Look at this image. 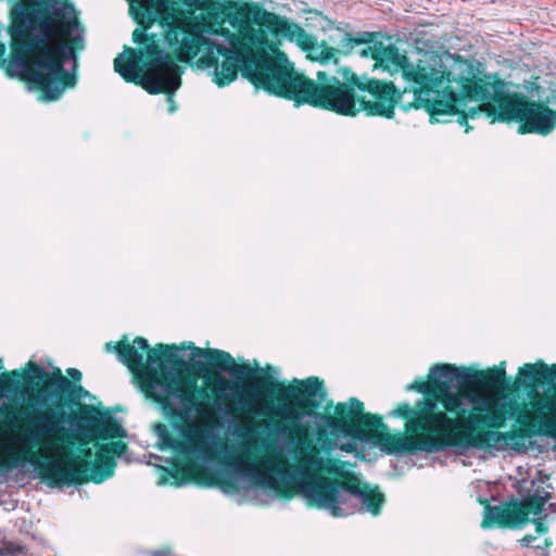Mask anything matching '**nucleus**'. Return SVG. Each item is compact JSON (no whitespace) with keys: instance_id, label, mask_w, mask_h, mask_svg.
Wrapping results in <instances>:
<instances>
[{"instance_id":"obj_32","label":"nucleus","mask_w":556,"mask_h":556,"mask_svg":"<svg viewBox=\"0 0 556 556\" xmlns=\"http://www.w3.org/2000/svg\"><path fill=\"white\" fill-rule=\"evenodd\" d=\"M552 543L548 540H545V546H549Z\"/></svg>"},{"instance_id":"obj_27","label":"nucleus","mask_w":556,"mask_h":556,"mask_svg":"<svg viewBox=\"0 0 556 556\" xmlns=\"http://www.w3.org/2000/svg\"><path fill=\"white\" fill-rule=\"evenodd\" d=\"M184 3L189 7L202 9V8H204L206 0H184Z\"/></svg>"},{"instance_id":"obj_25","label":"nucleus","mask_w":556,"mask_h":556,"mask_svg":"<svg viewBox=\"0 0 556 556\" xmlns=\"http://www.w3.org/2000/svg\"><path fill=\"white\" fill-rule=\"evenodd\" d=\"M547 503V501L545 502ZM546 505V504H544ZM545 506H543L542 513L538 516H533L532 514L529 515V519L527 521H533L535 523V530L539 534H545L548 531L547 526L542 521V519L546 516L545 514Z\"/></svg>"},{"instance_id":"obj_10","label":"nucleus","mask_w":556,"mask_h":556,"mask_svg":"<svg viewBox=\"0 0 556 556\" xmlns=\"http://www.w3.org/2000/svg\"><path fill=\"white\" fill-rule=\"evenodd\" d=\"M464 377L468 380L469 414L463 421L467 428H473L480 422L490 426H506L513 419L518 422L522 406L513 394L506 392L508 382L504 368L464 374Z\"/></svg>"},{"instance_id":"obj_3","label":"nucleus","mask_w":556,"mask_h":556,"mask_svg":"<svg viewBox=\"0 0 556 556\" xmlns=\"http://www.w3.org/2000/svg\"><path fill=\"white\" fill-rule=\"evenodd\" d=\"M190 361L199 369L204 368L200 357L206 359L207 366L214 372L213 390L217 399L229 401L241 408L260 416H275L285 421L301 422L311 416L306 408H315L318 403L314 397L323 388L317 377L304 380L294 379L293 383L285 384L271 376L244 383L257 371V367L237 364L226 351L217 349H201L191 346ZM296 434H305V430L295 425L292 429Z\"/></svg>"},{"instance_id":"obj_30","label":"nucleus","mask_w":556,"mask_h":556,"mask_svg":"<svg viewBox=\"0 0 556 556\" xmlns=\"http://www.w3.org/2000/svg\"><path fill=\"white\" fill-rule=\"evenodd\" d=\"M5 444H12L11 442V438L7 441V442H3L1 439H0V450L5 454L8 455V457H11V454L9 452H7L3 447V445Z\"/></svg>"},{"instance_id":"obj_21","label":"nucleus","mask_w":556,"mask_h":556,"mask_svg":"<svg viewBox=\"0 0 556 556\" xmlns=\"http://www.w3.org/2000/svg\"><path fill=\"white\" fill-rule=\"evenodd\" d=\"M231 434L239 440L238 447L241 451L240 453H231L229 467H231V463L235 460L237 455H243L249 458L247 455L251 452V448L254 444L257 443L260 439V434L257 431L256 424L252 417H247L243 419V424L236 426V428L231 431Z\"/></svg>"},{"instance_id":"obj_20","label":"nucleus","mask_w":556,"mask_h":556,"mask_svg":"<svg viewBox=\"0 0 556 556\" xmlns=\"http://www.w3.org/2000/svg\"><path fill=\"white\" fill-rule=\"evenodd\" d=\"M77 437H99L102 439L124 437L125 430L115 421L104 420L97 414L83 415L74 426Z\"/></svg>"},{"instance_id":"obj_2","label":"nucleus","mask_w":556,"mask_h":556,"mask_svg":"<svg viewBox=\"0 0 556 556\" xmlns=\"http://www.w3.org/2000/svg\"><path fill=\"white\" fill-rule=\"evenodd\" d=\"M232 471L263 489L278 491L281 483L292 486L299 494L328 510L333 517H344L356 511L378 515L383 495L358 484L332 480L320 472L344 476L343 464L324 457L316 446L302 450L298 464H290L278 456L264 454L257 462L237 455Z\"/></svg>"},{"instance_id":"obj_24","label":"nucleus","mask_w":556,"mask_h":556,"mask_svg":"<svg viewBox=\"0 0 556 556\" xmlns=\"http://www.w3.org/2000/svg\"><path fill=\"white\" fill-rule=\"evenodd\" d=\"M320 415H321V414H316V415H315V419L318 421V426H319V428H320V431H323V432L328 431V432L331 434L330 430H329L326 426H324V425L320 422V420H319V418H318V416H320ZM332 435H333V433H332ZM340 435H343V433L334 434V437H340ZM344 437H348V435H346V434H344ZM349 437H350L351 439H353V440H352V441H349V442H346V443H341V444H340V450H341V451H343V452H346V453H353V452H356V450H357V444H356L355 440H357V439H356V438H353V437H351V435H349Z\"/></svg>"},{"instance_id":"obj_22","label":"nucleus","mask_w":556,"mask_h":556,"mask_svg":"<svg viewBox=\"0 0 556 556\" xmlns=\"http://www.w3.org/2000/svg\"><path fill=\"white\" fill-rule=\"evenodd\" d=\"M543 367H548V365L538 362L535 364H525L518 370V376L516 383L519 386L531 388L534 387L536 382H543Z\"/></svg>"},{"instance_id":"obj_19","label":"nucleus","mask_w":556,"mask_h":556,"mask_svg":"<svg viewBox=\"0 0 556 556\" xmlns=\"http://www.w3.org/2000/svg\"><path fill=\"white\" fill-rule=\"evenodd\" d=\"M124 445H121L119 443H112L111 446L104 445L101 446L94 454V457L92 460H89L88 458H91L92 451L91 448H83L81 453L84 458L88 462V467L81 468L79 471V476L81 473H86L90 470V478L91 480L96 482H102L105 479L110 478L113 475L114 467H115V460L113 455L119 454V448H123Z\"/></svg>"},{"instance_id":"obj_14","label":"nucleus","mask_w":556,"mask_h":556,"mask_svg":"<svg viewBox=\"0 0 556 556\" xmlns=\"http://www.w3.org/2000/svg\"><path fill=\"white\" fill-rule=\"evenodd\" d=\"M519 494L521 497L519 508L508 509L501 506H486L482 527H516L526 523L529 515H540L545 502L551 498L549 492L542 484L533 480L525 482V485L520 486Z\"/></svg>"},{"instance_id":"obj_18","label":"nucleus","mask_w":556,"mask_h":556,"mask_svg":"<svg viewBox=\"0 0 556 556\" xmlns=\"http://www.w3.org/2000/svg\"><path fill=\"white\" fill-rule=\"evenodd\" d=\"M252 20L261 27H266L277 38H285L295 42L302 50L308 51L313 59L326 62L334 54V49L327 46H317L314 36L307 34L301 26L287 18L256 8L252 12Z\"/></svg>"},{"instance_id":"obj_17","label":"nucleus","mask_w":556,"mask_h":556,"mask_svg":"<svg viewBox=\"0 0 556 556\" xmlns=\"http://www.w3.org/2000/svg\"><path fill=\"white\" fill-rule=\"evenodd\" d=\"M208 404L207 402H205ZM208 412H211L210 405ZM210 413L207 416L202 417L194 413L192 420L190 421H184V424L187 425V427L177 426V429L179 432L184 435L186 441H180L178 439H175L170 435L169 430L166 425L164 424H156L153 426V431L155 435L157 437V446L161 451L172 448L178 453L184 454H194L202 458H207L213 455V442L212 439L214 438L213 433L206 429H202L199 427H195V419L202 418V419H208L211 417ZM177 418V416H175ZM178 419L181 421V419L178 417Z\"/></svg>"},{"instance_id":"obj_1","label":"nucleus","mask_w":556,"mask_h":556,"mask_svg":"<svg viewBox=\"0 0 556 556\" xmlns=\"http://www.w3.org/2000/svg\"><path fill=\"white\" fill-rule=\"evenodd\" d=\"M130 2L135 20L144 28L161 17L165 40L179 61L188 62L204 52L203 61L215 66L214 81L220 87L235 80L240 70L255 88L299 104L307 103L346 116L361 111L388 118L394 115L401 94L392 83L359 77L350 68L340 71L343 81L323 71L317 73L315 81L295 73L289 64L278 63L266 52V49L276 51V47L263 28L247 23L236 35L223 27L215 28L203 14L165 15L168 0Z\"/></svg>"},{"instance_id":"obj_5","label":"nucleus","mask_w":556,"mask_h":556,"mask_svg":"<svg viewBox=\"0 0 556 556\" xmlns=\"http://www.w3.org/2000/svg\"><path fill=\"white\" fill-rule=\"evenodd\" d=\"M174 349L165 344L150 349L148 340L142 337L136 338L132 344L122 340L114 346L118 359L138 378L141 391L159 403L165 415L177 416L184 421L192 420L194 413L205 417L210 414L208 406L205 401L197 399L195 383L186 381L179 370L164 364L159 368L153 366L163 356L179 363Z\"/></svg>"},{"instance_id":"obj_23","label":"nucleus","mask_w":556,"mask_h":556,"mask_svg":"<svg viewBox=\"0 0 556 556\" xmlns=\"http://www.w3.org/2000/svg\"><path fill=\"white\" fill-rule=\"evenodd\" d=\"M0 556H26V546L0 538Z\"/></svg>"},{"instance_id":"obj_15","label":"nucleus","mask_w":556,"mask_h":556,"mask_svg":"<svg viewBox=\"0 0 556 556\" xmlns=\"http://www.w3.org/2000/svg\"><path fill=\"white\" fill-rule=\"evenodd\" d=\"M28 379H39L42 384L33 389L27 396V406H58L64 399L77 400L83 396L84 388L65 378L60 368L47 370L45 367L30 362Z\"/></svg>"},{"instance_id":"obj_16","label":"nucleus","mask_w":556,"mask_h":556,"mask_svg":"<svg viewBox=\"0 0 556 556\" xmlns=\"http://www.w3.org/2000/svg\"><path fill=\"white\" fill-rule=\"evenodd\" d=\"M543 382L551 383L554 389L536 394L522 405L518 415V425L527 430H539L556 433V364L543 367Z\"/></svg>"},{"instance_id":"obj_12","label":"nucleus","mask_w":556,"mask_h":556,"mask_svg":"<svg viewBox=\"0 0 556 556\" xmlns=\"http://www.w3.org/2000/svg\"><path fill=\"white\" fill-rule=\"evenodd\" d=\"M61 404L58 406H27V410L23 415L28 426L23 433L11 437L12 444L20 445L21 450L25 452H30L42 438L62 434L63 425L67 421L71 422L72 431H74V426L79 418L74 414H66L58 409ZM72 435L77 438L75 432ZM80 438L78 437V439Z\"/></svg>"},{"instance_id":"obj_7","label":"nucleus","mask_w":556,"mask_h":556,"mask_svg":"<svg viewBox=\"0 0 556 556\" xmlns=\"http://www.w3.org/2000/svg\"><path fill=\"white\" fill-rule=\"evenodd\" d=\"M432 403L435 404L433 412H438L437 402L428 399L419 402L416 409L412 408L408 403H402L391 413V415L399 417L413 416L405 425L408 435L390 434L387 432V426L381 417L364 413V404L355 397H351L349 403H338L334 407L336 416L320 415L318 418L333 434L343 433L351 435L361 442L379 447L387 454L401 455L404 453L421 452L420 450L406 448L397 451L399 444L396 440L417 437L424 432V430L416 432L408 430V424L417 419L420 414L428 412V407Z\"/></svg>"},{"instance_id":"obj_31","label":"nucleus","mask_w":556,"mask_h":556,"mask_svg":"<svg viewBox=\"0 0 556 556\" xmlns=\"http://www.w3.org/2000/svg\"><path fill=\"white\" fill-rule=\"evenodd\" d=\"M287 430H288V427H287L286 425H280V426L278 427V432H279V433L285 434V433H287Z\"/></svg>"},{"instance_id":"obj_13","label":"nucleus","mask_w":556,"mask_h":556,"mask_svg":"<svg viewBox=\"0 0 556 556\" xmlns=\"http://www.w3.org/2000/svg\"><path fill=\"white\" fill-rule=\"evenodd\" d=\"M500 121H518L521 134L546 136L556 125V112L546 105L528 101L523 97H503L497 100Z\"/></svg>"},{"instance_id":"obj_29","label":"nucleus","mask_w":556,"mask_h":556,"mask_svg":"<svg viewBox=\"0 0 556 556\" xmlns=\"http://www.w3.org/2000/svg\"><path fill=\"white\" fill-rule=\"evenodd\" d=\"M534 540H535L534 536L526 535L525 538L521 539L520 542H521L522 545L529 546Z\"/></svg>"},{"instance_id":"obj_26","label":"nucleus","mask_w":556,"mask_h":556,"mask_svg":"<svg viewBox=\"0 0 556 556\" xmlns=\"http://www.w3.org/2000/svg\"><path fill=\"white\" fill-rule=\"evenodd\" d=\"M132 40L137 45H142L147 40V34L137 28L132 33Z\"/></svg>"},{"instance_id":"obj_11","label":"nucleus","mask_w":556,"mask_h":556,"mask_svg":"<svg viewBox=\"0 0 556 556\" xmlns=\"http://www.w3.org/2000/svg\"><path fill=\"white\" fill-rule=\"evenodd\" d=\"M466 371L447 364H438L431 367L429 380L414 382L407 390H417L425 395H433L437 407L439 404L444 413L454 414L456 417L469 414L468 407V380L464 377Z\"/></svg>"},{"instance_id":"obj_4","label":"nucleus","mask_w":556,"mask_h":556,"mask_svg":"<svg viewBox=\"0 0 556 556\" xmlns=\"http://www.w3.org/2000/svg\"><path fill=\"white\" fill-rule=\"evenodd\" d=\"M381 65L390 72H401L413 84L414 106L424 108L437 122H445L442 116L464 112L460 108L468 100L484 101L490 91L478 83L476 66L460 56L446 64L434 53H426L412 64L395 47H388L379 58Z\"/></svg>"},{"instance_id":"obj_28","label":"nucleus","mask_w":556,"mask_h":556,"mask_svg":"<svg viewBox=\"0 0 556 556\" xmlns=\"http://www.w3.org/2000/svg\"><path fill=\"white\" fill-rule=\"evenodd\" d=\"M67 374L75 381H80V379H81V372L76 368H68Z\"/></svg>"},{"instance_id":"obj_6","label":"nucleus","mask_w":556,"mask_h":556,"mask_svg":"<svg viewBox=\"0 0 556 556\" xmlns=\"http://www.w3.org/2000/svg\"><path fill=\"white\" fill-rule=\"evenodd\" d=\"M435 404L428 407V412L422 413L415 420L408 424V430L416 432L424 430L419 435L413 438L396 440L401 450H420L426 453L443 452L453 448L458 455H465L470 448H501L506 444L505 434L493 431H479L481 428L500 429L505 426H490L486 422H480L473 428H467L463 421L467 419L468 414L452 418L444 412H433Z\"/></svg>"},{"instance_id":"obj_8","label":"nucleus","mask_w":556,"mask_h":556,"mask_svg":"<svg viewBox=\"0 0 556 556\" xmlns=\"http://www.w3.org/2000/svg\"><path fill=\"white\" fill-rule=\"evenodd\" d=\"M37 451L21 450L17 444H5L4 450L11 457L0 455V476H7L14 469L27 464L37 469L38 475L50 485H64L79 481V471L88 467L86 459H79L70 446L71 435L58 434L42 438Z\"/></svg>"},{"instance_id":"obj_9","label":"nucleus","mask_w":556,"mask_h":556,"mask_svg":"<svg viewBox=\"0 0 556 556\" xmlns=\"http://www.w3.org/2000/svg\"><path fill=\"white\" fill-rule=\"evenodd\" d=\"M114 70L125 81L138 83L150 94L173 93L180 87L179 66L155 40L143 48H125L114 60Z\"/></svg>"}]
</instances>
